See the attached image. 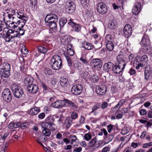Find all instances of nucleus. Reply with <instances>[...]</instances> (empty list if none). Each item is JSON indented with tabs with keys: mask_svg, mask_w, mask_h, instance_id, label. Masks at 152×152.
Segmentation results:
<instances>
[{
	"mask_svg": "<svg viewBox=\"0 0 152 152\" xmlns=\"http://www.w3.org/2000/svg\"><path fill=\"white\" fill-rule=\"evenodd\" d=\"M46 122L42 124V125L45 126L44 127L42 132L43 135L46 136H49L51 134L50 130H53L55 129V125L53 123L54 121V118L51 116L48 117L45 120Z\"/></svg>",
	"mask_w": 152,
	"mask_h": 152,
	"instance_id": "obj_1",
	"label": "nucleus"
},
{
	"mask_svg": "<svg viewBox=\"0 0 152 152\" xmlns=\"http://www.w3.org/2000/svg\"><path fill=\"white\" fill-rule=\"evenodd\" d=\"M49 64L53 69L54 70L59 69L62 64L61 57L57 55H54L50 59Z\"/></svg>",
	"mask_w": 152,
	"mask_h": 152,
	"instance_id": "obj_2",
	"label": "nucleus"
},
{
	"mask_svg": "<svg viewBox=\"0 0 152 152\" xmlns=\"http://www.w3.org/2000/svg\"><path fill=\"white\" fill-rule=\"evenodd\" d=\"M11 89L14 96L17 98H20L24 96L23 89L16 84L13 85L11 86Z\"/></svg>",
	"mask_w": 152,
	"mask_h": 152,
	"instance_id": "obj_3",
	"label": "nucleus"
},
{
	"mask_svg": "<svg viewBox=\"0 0 152 152\" xmlns=\"http://www.w3.org/2000/svg\"><path fill=\"white\" fill-rule=\"evenodd\" d=\"M90 65L95 69L99 70L102 66V63L101 60L99 59H94L90 62Z\"/></svg>",
	"mask_w": 152,
	"mask_h": 152,
	"instance_id": "obj_4",
	"label": "nucleus"
},
{
	"mask_svg": "<svg viewBox=\"0 0 152 152\" xmlns=\"http://www.w3.org/2000/svg\"><path fill=\"white\" fill-rule=\"evenodd\" d=\"M3 99L8 102L11 101L12 99V94L9 88L5 89L3 91Z\"/></svg>",
	"mask_w": 152,
	"mask_h": 152,
	"instance_id": "obj_5",
	"label": "nucleus"
},
{
	"mask_svg": "<svg viewBox=\"0 0 152 152\" xmlns=\"http://www.w3.org/2000/svg\"><path fill=\"white\" fill-rule=\"evenodd\" d=\"M82 89L83 87L81 85H76L72 86L71 91L72 94L78 95L81 93Z\"/></svg>",
	"mask_w": 152,
	"mask_h": 152,
	"instance_id": "obj_6",
	"label": "nucleus"
},
{
	"mask_svg": "<svg viewBox=\"0 0 152 152\" xmlns=\"http://www.w3.org/2000/svg\"><path fill=\"white\" fill-rule=\"evenodd\" d=\"M65 7L66 11L69 14L73 12L75 9V5L72 1L66 2Z\"/></svg>",
	"mask_w": 152,
	"mask_h": 152,
	"instance_id": "obj_7",
	"label": "nucleus"
},
{
	"mask_svg": "<svg viewBox=\"0 0 152 152\" xmlns=\"http://www.w3.org/2000/svg\"><path fill=\"white\" fill-rule=\"evenodd\" d=\"M70 22L68 23L72 28L73 31L78 32L80 31L82 26L79 24H77L75 23L73 19H70Z\"/></svg>",
	"mask_w": 152,
	"mask_h": 152,
	"instance_id": "obj_8",
	"label": "nucleus"
},
{
	"mask_svg": "<svg viewBox=\"0 0 152 152\" xmlns=\"http://www.w3.org/2000/svg\"><path fill=\"white\" fill-rule=\"evenodd\" d=\"M97 10L99 13L104 14L107 12V9L104 3L101 2L99 3L97 5Z\"/></svg>",
	"mask_w": 152,
	"mask_h": 152,
	"instance_id": "obj_9",
	"label": "nucleus"
},
{
	"mask_svg": "<svg viewBox=\"0 0 152 152\" xmlns=\"http://www.w3.org/2000/svg\"><path fill=\"white\" fill-rule=\"evenodd\" d=\"M118 64L122 66V69H124L126 65L125 58L123 54L118 55L116 58Z\"/></svg>",
	"mask_w": 152,
	"mask_h": 152,
	"instance_id": "obj_10",
	"label": "nucleus"
},
{
	"mask_svg": "<svg viewBox=\"0 0 152 152\" xmlns=\"http://www.w3.org/2000/svg\"><path fill=\"white\" fill-rule=\"evenodd\" d=\"M60 82L62 87L64 88L65 89L67 90L70 88V83L68 79L64 77H61L60 78Z\"/></svg>",
	"mask_w": 152,
	"mask_h": 152,
	"instance_id": "obj_11",
	"label": "nucleus"
},
{
	"mask_svg": "<svg viewBox=\"0 0 152 152\" xmlns=\"http://www.w3.org/2000/svg\"><path fill=\"white\" fill-rule=\"evenodd\" d=\"M27 91L29 93L32 94L36 93L38 91V86L35 84L28 85L27 86Z\"/></svg>",
	"mask_w": 152,
	"mask_h": 152,
	"instance_id": "obj_12",
	"label": "nucleus"
},
{
	"mask_svg": "<svg viewBox=\"0 0 152 152\" xmlns=\"http://www.w3.org/2000/svg\"><path fill=\"white\" fill-rule=\"evenodd\" d=\"M65 104V99L59 100L53 102L51 105L52 107L59 109L63 107Z\"/></svg>",
	"mask_w": 152,
	"mask_h": 152,
	"instance_id": "obj_13",
	"label": "nucleus"
},
{
	"mask_svg": "<svg viewBox=\"0 0 152 152\" xmlns=\"http://www.w3.org/2000/svg\"><path fill=\"white\" fill-rule=\"evenodd\" d=\"M141 9V4L138 2L136 3L132 9V12L135 15H137L140 12Z\"/></svg>",
	"mask_w": 152,
	"mask_h": 152,
	"instance_id": "obj_14",
	"label": "nucleus"
},
{
	"mask_svg": "<svg viewBox=\"0 0 152 152\" xmlns=\"http://www.w3.org/2000/svg\"><path fill=\"white\" fill-rule=\"evenodd\" d=\"M53 21L55 22L58 21V17L56 15L53 14H48L45 18V21Z\"/></svg>",
	"mask_w": 152,
	"mask_h": 152,
	"instance_id": "obj_15",
	"label": "nucleus"
},
{
	"mask_svg": "<svg viewBox=\"0 0 152 152\" xmlns=\"http://www.w3.org/2000/svg\"><path fill=\"white\" fill-rule=\"evenodd\" d=\"M107 90L106 87L105 86H97L96 88V93L99 95H104Z\"/></svg>",
	"mask_w": 152,
	"mask_h": 152,
	"instance_id": "obj_16",
	"label": "nucleus"
},
{
	"mask_svg": "<svg viewBox=\"0 0 152 152\" xmlns=\"http://www.w3.org/2000/svg\"><path fill=\"white\" fill-rule=\"evenodd\" d=\"M140 62V56H137L134 59L133 63V66L135 67L136 69H138L140 67H142V65H140L141 64Z\"/></svg>",
	"mask_w": 152,
	"mask_h": 152,
	"instance_id": "obj_17",
	"label": "nucleus"
},
{
	"mask_svg": "<svg viewBox=\"0 0 152 152\" xmlns=\"http://www.w3.org/2000/svg\"><path fill=\"white\" fill-rule=\"evenodd\" d=\"M65 103L67 104L68 107H70L73 110H76L77 109V105L71 101L65 99Z\"/></svg>",
	"mask_w": 152,
	"mask_h": 152,
	"instance_id": "obj_18",
	"label": "nucleus"
},
{
	"mask_svg": "<svg viewBox=\"0 0 152 152\" xmlns=\"http://www.w3.org/2000/svg\"><path fill=\"white\" fill-rule=\"evenodd\" d=\"M10 71L0 69V77L2 79L8 78L10 75Z\"/></svg>",
	"mask_w": 152,
	"mask_h": 152,
	"instance_id": "obj_19",
	"label": "nucleus"
},
{
	"mask_svg": "<svg viewBox=\"0 0 152 152\" xmlns=\"http://www.w3.org/2000/svg\"><path fill=\"white\" fill-rule=\"evenodd\" d=\"M113 65L111 62H108L105 63L103 66L104 70L107 72L112 71Z\"/></svg>",
	"mask_w": 152,
	"mask_h": 152,
	"instance_id": "obj_20",
	"label": "nucleus"
},
{
	"mask_svg": "<svg viewBox=\"0 0 152 152\" xmlns=\"http://www.w3.org/2000/svg\"><path fill=\"white\" fill-rule=\"evenodd\" d=\"M122 66L119 65L118 64V65H116L114 64L112 71L115 73L119 74L123 69H122Z\"/></svg>",
	"mask_w": 152,
	"mask_h": 152,
	"instance_id": "obj_21",
	"label": "nucleus"
},
{
	"mask_svg": "<svg viewBox=\"0 0 152 152\" xmlns=\"http://www.w3.org/2000/svg\"><path fill=\"white\" fill-rule=\"evenodd\" d=\"M96 138L94 137L88 143L87 146L89 148H90L91 147H96L95 148H98L99 147L100 145L99 144L97 146H96L95 144L97 142L96 140Z\"/></svg>",
	"mask_w": 152,
	"mask_h": 152,
	"instance_id": "obj_22",
	"label": "nucleus"
},
{
	"mask_svg": "<svg viewBox=\"0 0 152 152\" xmlns=\"http://www.w3.org/2000/svg\"><path fill=\"white\" fill-rule=\"evenodd\" d=\"M2 37L5 39L6 42L14 41L13 36L11 35L10 34H8V33H6L5 35L4 34H3V35H2Z\"/></svg>",
	"mask_w": 152,
	"mask_h": 152,
	"instance_id": "obj_23",
	"label": "nucleus"
},
{
	"mask_svg": "<svg viewBox=\"0 0 152 152\" xmlns=\"http://www.w3.org/2000/svg\"><path fill=\"white\" fill-rule=\"evenodd\" d=\"M82 47L83 48L87 50L92 49L94 48V46L91 44L87 42L82 43Z\"/></svg>",
	"mask_w": 152,
	"mask_h": 152,
	"instance_id": "obj_24",
	"label": "nucleus"
},
{
	"mask_svg": "<svg viewBox=\"0 0 152 152\" xmlns=\"http://www.w3.org/2000/svg\"><path fill=\"white\" fill-rule=\"evenodd\" d=\"M142 45H150V40L147 35H144L140 42Z\"/></svg>",
	"mask_w": 152,
	"mask_h": 152,
	"instance_id": "obj_25",
	"label": "nucleus"
},
{
	"mask_svg": "<svg viewBox=\"0 0 152 152\" xmlns=\"http://www.w3.org/2000/svg\"><path fill=\"white\" fill-rule=\"evenodd\" d=\"M45 22L47 23V25L49 26L50 29H52L53 30L56 29L57 27V22L50 21H46Z\"/></svg>",
	"mask_w": 152,
	"mask_h": 152,
	"instance_id": "obj_26",
	"label": "nucleus"
},
{
	"mask_svg": "<svg viewBox=\"0 0 152 152\" xmlns=\"http://www.w3.org/2000/svg\"><path fill=\"white\" fill-rule=\"evenodd\" d=\"M39 111V107H35L30 109L28 113L30 115H33L37 114Z\"/></svg>",
	"mask_w": 152,
	"mask_h": 152,
	"instance_id": "obj_27",
	"label": "nucleus"
},
{
	"mask_svg": "<svg viewBox=\"0 0 152 152\" xmlns=\"http://www.w3.org/2000/svg\"><path fill=\"white\" fill-rule=\"evenodd\" d=\"M34 80L33 78L31 77H28L26 78L24 80V83L25 85H30L33 84V83Z\"/></svg>",
	"mask_w": 152,
	"mask_h": 152,
	"instance_id": "obj_28",
	"label": "nucleus"
},
{
	"mask_svg": "<svg viewBox=\"0 0 152 152\" xmlns=\"http://www.w3.org/2000/svg\"><path fill=\"white\" fill-rule=\"evenodd\" d=\"M140 50L144 53L147 54L151 50L150 45H142V47Z\"/></svg>",
	"mask_w": 152,
	"mask_h": 152,
	"instance_id": "obj_29",
	"label": "nucleus"
},
{
	"mask_svg": "<svg viewBox=\"0 0 152 152\" xmlns=\"http://www.w3.org/2000/svg\"><path fill=\"white\" fill-rule=\"evenodd\" d=\"M140 60L141 64L140 65H142V67L146 64L148 62V58L146 55H143L141 57L140 56Z\"/></svg>",
	"mask_w": 152,
	"mask_h": 152,
	"instance_id": "obj_30",
	"label": "nucleus"
},
{
	"mask_svg": "<svg viewBox=\"0 0 152 152\" xmlns=\"http://www.w3.org/2000/svg\"><path fill=\"white\" fill-rule=\"evenodd\" d=\"M145 78L148 80L151 77H152V73L151 70L147 69V68H145L144 70Z\"/></svg>",
	"mask_w": 152,
	"mask_h": 152,
	"instance_id": "obj_31",
	"label": "nucleus"
},
{
	"mask_svg": "<svg viewBox=\"0 0 152 152\" xmlns=\"http://www.w3.org/2000/svg\"><path fill=\"white\" fill-rule=\"evenodd\" d=\"M72 123V120L70 117L67 118L65 120L64 124L66 126V128L68 129L69 128Z\"/></svg>",
	"mask_w": 152,
	"mask_h": 152,
	"instance_id": "obj_32",
	"label": "nucleus"
},
{
	"mask_svg": "<svg viewBox=\"0 0 152 152\" xmlns=\"http://www.w3.org/2000/svg\"><path fill=\"white\" fill-rule=\"evenodd\" d=\"M1 68L0 69L10 71V64L4 62L1 65Z\"/></svg>",
	"mask_w": 152,
	"mask_h": 152,
	"instance_id": "obj_33",
	"label": "nucleus"
},
{
	"mask_svg": "<svg viewBox=\"0 0 152 152\" xmlns=\"http://www.w3.org/2000/svg\"><path fill=\"white\" fill-rule=\"evenodd\" d=\"M37 49L39 52L42 53H46L48 50V48L46 46H39L37 48Z\"/></svg>",
	"mask_w": 152,
	"mask_h": 152,
	"instance_id": "obj_34",
	"label": "nucleus"
},
{
	"mask_svg": "<svg viewBox=\"0 0 152 152\" xmlns=\"http://www.w3.org/2000/svg\"><path fill=\"white\" fill-rule=\"evenodd\" d=\"M47 140V138L45 135H42L37 138L36 141L37 142H45Z\"/></svg>",
	"mask_w": 152,
	"mask_h": 152,
	"instance_id": "obj_35",
	"label": "nucleus"
},
{
	"mask_svg": "<svg viewBox=\"0 0 152 152\" xmlns=\"http://www.w3.org/2000/svg\"><path fill=\"white\" fill-rule=\"evenodd\" d=\"M107 48L109 51H112L114 48V45L113 43L111 42H107L106 44Z\"/></svg>",
	"mask_w": 152,
	"mask_h": 152,
	"instance_id": "obj_36",
	"label": "nucleus"
},
{
	"mask_svg": "<svg viewBox=\"0 0 152 152\" xmlns=\"http://www.w3.org/2000/svg\"><path fill=\"white\" fill-rule=\"evenodd\" d=\"M101 107V104L100 103H95L92 107V111L91 112V113H92L95 111L97 110L100 108Z\"/></svg>",
	"mask_w": 152,
	"mask_h": 152,
	"instance_id": "obj_37",
	"label": "nucleus"
},
{
	"mask_svg": "<svg viewBox=\"0 0 152 152\" xmlns=\"http://www.w3.org/2000/svg\"><path fill=\"white\" fill-rule=\"evenodd\" d=\"M70 42V39L67 37H64L61 39V42L63 45H67Z\"/></svg>",
	"mask_w": 152,
	"mask_h": 152,
	"instance_id": "obj_38",
	"label": "nucleus"
},
{
	"mask_svg": "<svg viewBox=\"0 0 152 152\" xmlns=\"http://www.w3.org/2000/svg\"><path fill=\"white\" fill-rule=\"evenodd\" d=\"M67 22L66 18L62 17L59 20V24L61 27H62Z\"/></svg>",
	"mask_w": 152,
	"mask_h": 152,
	"instance_id": "obj_39",
	"label": "nucleus"
},
{
	"mask_svg": "<svg viewBox=\"0 0 152 152\" xmlns=\"http://www.w3.org/2000/svg\"><path fill=\"white\" fill-rule=\"evenodd\" d=\"M105 39L107 42H113L114 39V37L111 35L108 34L106 35Z\"/></svg>",
	"mask_w": 152,
	"mask_h": 152,
	"instance_id": "obj_40",
	"label": "nucleus"
},
{
	"mask_svg": "<svg viewBox=\"0 0 152 152\" xmlns=\"http://www.w3.org/2000/svg\"><path fill=\"white\" fill-rule=\"evenodd\" d=\"M125 102V100L124 99H122L119 101L117 104L113 108L116 109L117 108H119Z\"/></svg>",
	"mask_w": 152,
	"mask_h": 152,
	"instance_id": "obj_41",
	"label": "nucleus"
},
{
	"mask_svg": "<svg viewBox=\"0 0 152 152\" xmlns=\"http://www.w3.org/2000/svg\"><path fill=\"white\" fill-rule=\"evenodd\" d=\"M69 138L71 141V144H72L74 142H76V140H77V138L76 135H70L69 136Z\"/></svg>",
	"mask_w": 152,
	"mask_h": 152,
	"instance_id": "obj_42",
	"label": "nucleus"
},
{
	"mask_svg": "<svg viewBox=\"0 0 152 152\" xmlns=\"http://www.w3.org/2000/svg\"><path fill=\"white\" fill-rule=\"evenodd\" d=\"M116 24V23L115 21L113 20L110 21L108 24V26L109 28L111 29H113L114 28Z\"/></svg>",
	"mask_w": 152,
	"mask_h": 152,
	"instance_id": "obj_43",
	"label": "nucleus"
},
{
	"mask_svg": "<svg viewBox=\"0 0 152 152\" xmlns=\"http://www.w3.org/2000/svg\"><path fill=\"white\" fill-rule=\"evenodd\" d=\"M124 36L126 37H129L132 34V31H131V30H124Z\"/></svg>",
	"mask_w": 152,
	"mask_h": 152,
	"instance_id": "obj_44",
	"label": "nucleus"
},
{
	"mask_svg": "<svg viewBox=\"0 0 152 152\" xmlns=\"http://www.w3.org/2000/svg\"><path fill=\"white\" fill-rule=\"evenodd\" d=\"M17 15H18V17L19 18H27L26 15L25 14H24L22 12H18Z\"/></svg>",
	"mask_w": 152,
	"mask_h": 152,
	"instance_id": "obj_45",
	"label": "nucleus"
},
{
	"mask_svg": "<svg viewBox=\"0 0 152 152\" xmlns=\"http://www.w3.org/2000/svg\"><path fill=\"white\" fill-rule=\"evenodd\" d=\"M65 56L66 58L68 65L69 66H71L72 63V59L69 56H66V55H65Z\"/></svg>",
	"mask_w": 152,
	"mask_h": 152,
	"instance_id": "obj_46",
	"label": "nucleus"
},
{
	"mask_svg": "<svg viewBox=\"0 0 152 152\" xmlns=\"http://www.w3.org/2000/svg\"><path fill=\"white\" fill-rule=\"evenodd\" d=\"M108 106V104L106 102H102L101 104V108L102 109H104L107 108Z\"/></svg>",
	"mask_w": 152,
	"mask_h": 152,
	"instance_id": "obj_47",
	"label": "nucleus"
},
{
	"mask_svg": "<svg viewBox=\"0 0 152 152\" xmlns=\"http://www.w3.org/2000/svg\"><path fill=\"white\" fill-rule=\"evenodd\" d=\"M74 54V51L73 49H70L69 50H67V51L66 54H65L64 55H66V56H73Z\"/></svg>",
	"mask_w": 152,
	"mask_h": 152,
	"instance_id": "obj_48",
	"label": "nucleus"
},
{
	"mask_svg": "<svg viewBox=\"0 0 152 152\" xmlns=\"http://www.w3.org/2000/svg\"><path fill=\"white\" fill-rule=\"evenodd\" d=\"M7 126L9 129H10L16 128V126H15V123L13 122H10Z\"/></svg>",
	"mask_w": 152,
	"mask_h": 152,
	"instance_id": "obj_49",
	"label": "nucleus"
},
{
	"mask_svg": "<svg viewBox=\"0 0 152 152\" xmlns=\"http://www.w3.org/2000/svg\"><path fill=\"white\" fill-rule=\"evenodd\" d=\"M92 136L90 134L87 133L85 134L84 136V138L86 141H89L91 139Z\"/></svg>",
	"mask_w": 152,
	"mask_h": 152,
	"instance_id": "obj_50",
	"label": "nucleus"
},
{
	"mask_svg": "<svg viewBox=\"0 0 152 152\" xmlns=\"http://www.w3.org/2000/svg\"><path fill=\"white\" fill-rule=\"evenodd\" d=\"M81 65L82 64L80 63L79 62H77L75 64L74 66L75 69L79 70L80 69V68L81 66Z\"/></svg>",
	"mask_w": 152,
	"mask_h": 152,
	"instance_id": "obj_51",
	"label": "nucleus"
},
{
	"mask_svg": "<svg viewBox=\"0 0 152 152\" xmlns=\"http://www.w3.org/2000/svg\"><path fill=\"white\" fill-rule=\"evenodd\" d=\"M151 146H152V142L143 144L142 147L144 148H146Z\"/></svg>",
	"mask_w": 152,
	"mask_h": 152,
	"instance_id": "obj_52",
	"label": "nucleus"
},
{
	"mask_svg": "<svg viewBox=\"0 0 152 152\" xmlns=\"http://www.w3.org/2000/svg\"><path fill=\"white\" fill-rule=\"evenodd\" d=\"M71 118L73 119H76L78 117V114L75 112H73L71 114Z\"/></svg>",
	"mask_w": 152,
	"mask_h": 152,
	"instance_id": "obj_53",
	"label": "nucleus"
},
{
	"mask_svg": "<svg viewBox=\"0 0 152 152\" xmlns=\"http://www.w3.org/2000/svg\"><path fill=\"white\" fill-rule=\"evenodd\" d=\"M131 30L132 31V28L131 26L129 24H126L124 26V30Z\"/></svg>",
	"mask_w": 152,
	"mask_h": 152,
	"instance_id": "obj_54",
	"label": "nucleus"
},
{
	"mask_svg": "<svg viewBox=\"0 0 152 152\" xmlns=\"http://www.w3.org/2000/svg\"><path fill=\"white\" fill-rule=\"evenodd\" d=\"M21 51L22 53L24 54H26L28 53V50L24 46L21 50Z\"/></svg>",
	"mask_w": 152,
	"mask_h": 152,
	"instance_id": "obj_55",
	"label": "nucleus"
},
{
	"mask_svg": "<svg viewBox=\"0 0 152 152\" xmlns=\"http://www.w3.org/2000/svg\"><path fill=\"white\" fill-rule=\"evenodd\" d=\"M88 0H81L80 2L81 4L83 6H87L89 3Z\"/></svg>",
	"mask_w": 152,
	"mask_h": 152,
	"instance_id": "obj_56",
	"label": "nucleus"
},
{
	"mask_svg": "<svg viewBox=\"0 0 152 152\" xmlns=\"http://www.w3.org/2000/svg\"><path fill=\"white\" fill-rule=\"evenodd\" d=\"M5 25L1 21H0V31L4 29L6 27Z\"/></svg>",
	"mask_w": 152,
	"mask_h": 152,
	"instance_id": "obj_57",
	"label": "nucleus"
},
{
	"mask_svg": "<svg viewBox=\"0 0 152 152\" xmlns=\"http://www.w3.org/2000/svg\"><path fill=\"white\" fill-rule=\"evenodd\" d=\"M134 57V54H130L129 56V61L131 63H132L133 61V59Z\"/></svg>",
	"mask_w": 152,
	"mask_h": 152,
	"instance_id": "obj_58",
	"label": "nucleus"
},
{
	"mask_svg": "<svg viewBox=\"0 0 152 152\" xmlns=\"http://www.w3.org/2000/svg\"><path fill=\"white\" fill-rule=\"evenodd\" d=\"M92 79L93 82L95 83L98 81L99 78L97 75H94L92 77Z\"/></svg>",
	"mask_w": 152,
	"mask_h": 152,
	"instance_id": "obj_59",
	"label": "nucleus"
},
{
	"mask_svg": "<svg viewBox=\"0 0 152 152\" xmlns=\"http://www.w3.org/2000/svg\"><path fill=\"white\" fill-rule=\"evenodd\" d=\"M114 126L113 125L111 124H110L107 126V130L109 133H110L111 132V130L113 129V127Z\"/></svg>",
	"mask_w": 152,
	"mask_h": 152,
	"instance_id": "obj_60",
	"label": "nucleus"
},
{
	"mask_svg": "<svg viewBox=\"0 0 152 152\" xmlns=\"http://www.w3.org/2000/svg\"><path fill=\"white\" fill-rule=\"evenodd\" d=\"M42 86L43 89L45 91L48 90L49 88L44 83H42Z\"/></svg>",
	"mask_w": 152,
	"mask_h": 152,
	"instance_id": "obj_61",
	"label": "nucleus"
},
{
	"mask_svg": "<svg viewBox=\"0 0 152 152\" xmlns=\"http://www.w3.org/2000/svg\"><path fill=\"white\" fill-rule=\"evenodd\" d=\"M140 113L141 115H144L146 114L147 111L145 109H142L140 111Z\"/></svg>",
	"mask_w": 152,
	"mask_h": 152,
	"instance_id": "obj_62",
	"label": "nucleus"
},
{
	"mask_svg": "<svg viewBox=\"0 0 152 152\" xmlns=\"http://www.w3.org/2000/svg\"><path fill=\"white\" fill-rule=\"evenodd\" d=\"M129 73L131 75H134L136 73V71L134 69L131 68L129 71Z\"/></svg>",
	"mask_w": 152,
	"mask_h": 152,
	"instance_id": "obj_63",
	"label": "nucleus"
},
{
	"mask_svg": "<svg viewBox=\"0 0 152 152\" xmlns=\"http://www.w3.org/2000/svg\"><path fill=\"white\" fill-rule=\"evenodd\" d=\"M82 150V148L81 147H76L74 150V151L80 152Z\"/></svg>",
	"mask_w": 152,
	"mask_h": 152,
	"instance_id": "obj_64",
	"label": "nucleus"
}]
</instances>
